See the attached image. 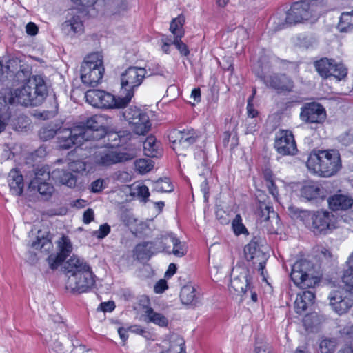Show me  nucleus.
<instances>
[{
    "label": "nucleus",
    "instance_id": "f3484780",
    "mask_svg": "<svg viewBox=\"0 0 353 353\" xmlns=\"http://www.w3.org/2000/svg\"><path fill=\"white\" fill-rule=\"evenodd\" d=\"M83 130L74 126L72 128H65L58 132V145L61 149H70L74 145L79 146L85 141L82 135Z\"/></svg>",
    "mask_w": 353,
    "mask_h": 353
},
{
    "label": "nucleus",
    "instance_id": "7c9ffc66",
    "mask_svg": "<svg viewBox=\"0 0 353 353\" xmlns=\"http://www.w3.org/2000/svg\"><path fill=\"white\" fill-rule=\"evenodd\" d=\"M165 239H169V241L173 245L172 249L170 248V252H168V254H173L177 257H182L185 255L187 250L185 243H182L173 233L168 234V236Z\"/></svg>",
    "mask_w": 353,
    "mask_h": 353
},
{
    "label": "nucleus",
    "instance_id": "1a4fd4ad",
    "mask_svg": "<svg viewBox=\"0 0 353 353\" xmlns=\"http://www.w3.org/2000/svg\"><path fill=\"white\" fill-rule=\"evenodd\" d=\"M254 72L268 88L274 90L277 93L290 92L294 88V82L285 74L265 75L263 69L254 68Z\"/></svg>",
    "mask_w": 353,
    "mask_h": 353
},
{
    "label": "nucleus",
    "instance_id": "a18cd8bd",
    "mask_svg": "<svg viewBox=\"0 0 353 353\" xmlns=\"http://www.w3.org/2000/svg\"><path fill=\"white\" fill-rule=\"evenodd\" d=\"M288 211L293 219H298L304 223L309 210H303L293 205L288 207Z\"/></svg>",
    "mask_w": 353,
    "mask_h": 353
},
{
    "label": "nucleus",
    "instance_id": "2f4dec72",
    "mask_svg": "<svg viewBox=\"0 0 353 353\" xmlns=\"http://www.w3.org/2000/svg\"><path fill=\"white\" fill-rule=\"evenodd\" d=\"M180 298L184 305H196L198 303L196 290L192 285L183 286L181 290Z\"/></svg>",
    "mask_w": 353,
    "mask_h": 353
},
{
    "label": "nucleus",
    "instance_id": "864d4df0",
    "mask_svg": "<svg viewBox=\"0 0 353 353\" xmlns=\"http://www.w3.org/2000/svg\"><path fill=\"white\" fill-rule=\"evenodd\" d=\"M183 37V36H181V34H180L177 37L174 38L173 45L175 46L181 56L187 57L190 54V50L188 46L181 41Z\"/></svg>",
    "mask_w": 353,
    "mask_h": 353
},
{
    "label": "nucleus",
    "instance_id": "b1692460",
    "mask_svg": "<svg viewBox=\"0 0 353 353\" xmlns=\"http://www.w3.org/2000/svg\"><path fill=\"white\" fill-rule=\"evenodd\" d=\"M130 137V134L127 131L108 132L105 128V135L97 141L113 149L125 143Z\"/></svg>",
    "mask_w": 353,
    "mask_h": 353
},
{
    "label": "nucleus",
    "instance_id": "c756f323",
    "mask_svg": "<svg viewBox=\"0 0 353 353\" xmlns=\"http://www.w3.org/2000/svg\"><path fill=\"white\" fill-rule=\"evenodd\" d=\"M159 353H185L184 339L178 334H173L170 339V346Z\"/></svg>",
    "mask_w": 353,
    "mask_h": 353
},
{
    "label": "nucleus",
    "instance_id": "f257e3e1",
    "mask_svg": "<svg viewBox=\"0 0 353 353\" xmlns=\"http://www.w3.org/2000/svg\"><path fill=\"white\" fill-rule=\"evenodd\" d=\"M61 270L67 277L66 289L74 294L86 293L95 285L96 275L83 259L72 256L64 262Z\"/></svg>",
    "mask_w": 353,
    "mask_h": 353
},
{
    "label": "nucleus",
    "instance_id": "a19ab883",
    "mask_svg": "<svg viewBox=\"0 0 353 353\" xmlns=\"http://www.w3.org/2000/svg\"><path fill=\"white\" fill-rule=\"evenodd\" d=\"M30 188L35 190L37 189L38 192L47 199L50 198L54 190V186L48 182V181H39L38 183L34 185H30Z\"/></svg>",
    "mask_w": 353,
    "mask_h": 353
},
{
    "label": "nucleus",
    "instance_id": "412c9836",
    "mask_svg": "<svg viewBox=\"0 0 353 353\" xmlns=\"http://www.w3.org/2000/svg\"><path fill=\"white\" fill-rule=\"evenodd\" d=\"M274 148L282 155L295 154L297 148L292 132L283 130L276 133Z\"/></svg>",
    "mask_w": 353,
    "mask_h": 353
},
{
    "label": "nucleus",
    "instance_id": "37998d69",
    "mask_svg": "<svg viewBox=\"0 0 353 353\" xmlns=\"http://www.w3.org/2000/svg\"><path fill=\"white\" fill-rule=\"evenodd\" d=\"M57 245L59 248V252L63 256L67 258L71 254L72 251V244L70 239L67 236H62L61 238L58 241Z\"/></svg>",
    "mask_w": 353,
    "mask_h": 353
},
{
    "label": "nucleus",
    "instance_id": "ddd939ff",
    "mask_svg": "<svg viewBox=\"0 0 353 353\" xmlns=\"http://www.w3.org/2000/svg\"><path fill=\"white\" fill-rule=\"evenodd\" d=\"M200 137V132L193 128H186L182 130L174 129L168 134V139L172 143L174 150L190 148L198 141Z\"/></svg>",
    "mask_w": 353,
    "mask_h": 353
},
{
    "label": "nucleus",
    "instance_id": "bf43d9fd",
    "mask_svg": "<svg viewBox=\"0 0 353 353\" xmlns=\"http://www.w3.org/2000/svg\"><path fill=\"white\" fill-rule=\"evenodd\" d=\"M256 93V90H253L252 95L248 99L247 104V113L249 117L253 119L258 115V111L254 109L253 104L252 103V98Z\"/></svg>",
    "mask_w": 353,
    "mask_h": 353
},
{
    "label": "nucleus",
    "instance_id": "a878e982",
    "mask_svg": "<svg viewBox=\"0 0 353 353\" xmlns=\"http://www.w3.org/2000/svg\"><path fill=\"white\" fill-rule=\"evenodd\" d=\"M315 299V294L310 290H305L297 294L294 302L295 312L299 314H302L311 307Z\"/></svg>",
    "mask_w": 353,
    "mask_h": 353
},
{
    "label": "nucleus",
    "instance_id": "4d7b16f0",
    "mask_svg": "<svg viewBox=\"0 0 353 353\" xmlns=\"http://www.w3.org/2000/svg\"><path fill=\"white\" fill-rule=\"evenodd\" d=\"M254 353H272L268 345L262 340H256L254 345Z\"/></svg>",
    "mask_w": 353,
    "mask_h": 353
},
{
    "label": "nucleus",
    "instance_id": "c85d7f7f",
    "mask_svg": "<svg viewBox=\"0 0 353 353\" xmlns=\"http://www.w3.org/2000/svg\"><path fill=\"white\" fill-rule=\"evenodd\" d=\"M244 254L247 261H250L259 257L262 251L260 248L259 239L254 237L244 248Z\"/></svg>",
    "mask_w": 353,
    "mask_h": 353
},
{
    "label": "nucleus",
    "instance_id": "4c0bfd02",
    "mask_svg": "<svg viewBox=\"0 0 353 353\" xmlns=\"http://www.w3.org/2000/svg\"><path fill=\"white\" fill-rule=\"evenodd\" d=\"M152 191L157 192H171L174 190V186L168 177L159 178L152 182Z\"/></svg>",
    "mask_w": 353,
    "mask_h": 353
},
{
    "label": "nucleus",
    "instance_id": "aec40b11",
    "mask_svg": "<svg viewBox=\"0 0 353 353\" xmlns=\"http://www.w3.org/2000/svg\"><path fill=\"white\" fill-rule=\"evenodd\" d=\"M325 118V110L320 103H307L301 108L300 119L306 123H321Z\"/></svg>",
    "mask_w": 353,
    "mask_h": 353
},
{
    "label": "nucleus",
    "instance_id": "69168bd1",
    "mask_svg": "<svg viewBox=\"0 0 353 353\" xmlns=\"http://www.w3.org/2000/svg\"><path fill=\"white\" fill-rule=\"evenodd\" d=\"M143 148L145 150H149L152 152L156 150L155 139L153 137H149L143 143Z\"/></svg>",
    "mask_w": 353,
    "mask_h": 353
},
{
    "label": "nucleus",
    "instance_id": "de8ad7c7",
    "mask_svg": "<svg viewBox=\"0 0 353 353\" xmlns=\"http://www.w3.org/2000/svg\"><path fill=\"white\" fill-rule=\"evenodd\" d=\"M134 165L136 170L140 174H145L150 172L153 168L151 161L145 159H139L136 160Z\"/></svg>",
    "mask_w": 353,
    "mask_h": 353
},
{
    "label": "nucleus",
    "instance_id": "5fc2aeb1",
    "mask_svg": "<svg viewBox=\"0 0 353 353\" xmlns=\"http://www.w3.org/2000/svg\"><path fill=\"white\" fill-rule=\"evenodd\" d=\"M111 228L107 223H103L99 226V228L93 231L92 236L98 239H103L106 237L110 232Z\"/></svg>",
    "mask_w": 353,
    "mask_h": 353
},
{
    "label": "nucleus",
    "instance_id": "338daca9",
    "mask_svg": "<svg viewBox=\"0 0 353 353\" xmlns=\"http://www.w3.org/2000/svg\"><path fill=\"white\" fill-rule=\"evenodd\" d=\"M168 288L167 282L164 279H160L154 287V291L157 294L163 293Z\"/></svg>",
    "mask_w": 353,
    "mask_h": 353
},
{
    "label": "nucleus",
    "instance_id": "dca6fc26",
    "mask_svg": "<svg viewBox=\"0 0 353 353\" xmlns=\"http://www.w3.org/2000/svg\"><path fill=\"white\" fill-rule=\"evenodd\" d=\"M238 270H239V274L234 276L231 279L229 290L231 293L245 296L248 290L250 289L253 285L254 272L244 267L235 270L236 272Z\"/></svg>",
    "mask_w": 353,
    "mask_h": 353
},
{
    "label": "nucleus",
    "instance_id": "13d9d810",
    "mask_svg": "<svg viewBox=\"0 0 353 353\" xmlns=\"http://www.w3.org/2000/svg\"><path fill=\"white\" fill-rule=\"evenodd\" d=\"M341 337L346 341L353 339V325H346L340 330Z\"/></svg>",
    "mask_w": 353,
    "mask_h": 353
},
{
    "label": "nucleus",
    "instance_id": "c9c22d12",
    "mask_svg": "<svg viewBox=\"0 0 353 353\" xmlns=\"http://www.w3.org/2000/svg\"><path fill=\"white\" fill-rule=\"evenodd\" d=\"M130 124L132 127L134 132L139 135H144L146 134L151 128V123L150 122L149 117L147 114V121L142 119V116L135 120H132Z\"/></svg>",
    "mask_w": 353,
    "mask_h": 353
},
{
    "label": "nucleus",
    "instance_id": "09e8293b",
    "mask_svg": "<svg viewBox=\"0 0 353 353\" xmlns=\"http://www.w3.org/2000/svg\"><path fill=\"white\" fill-rule=\"evenodd\" d=\"M58 132L52 125H47L41 128L39 136L41 140L46 141L52 139L56 134L58 135Z\"/></svg>",
    "mask_w": 353,
    "mask_h": 353
},
{
    "label": "nucleus",
    "instance_id": "79ce46f5",
    "mask_svg": "<svg viewBox=\"0 0 353 353\" xmlns=\"http://www.w3.org/2000/svg\"><path fill=\"white\" fill-rule=\"evenodd\" d=\"M185 23V17L183 15H179L177 17L173 19L170 25V30L174 36V38L177 37L180 34L184 36L183 25Z\"/></svg>",
    "mask_w": 353,
    "mask_h": 353
},
{
    "label": "nucleus",
    "instance_id": "423d86ee",
    "mask_svg": "<svg viewBox=\"0 0 353 353\" xmlns=\"http://www.w3.org/2000/svg\"><path fill=\"white\" fill-rule=\"evenodd\" d=\"M146 71L141 67L130 66L121 75V92L124 94L121 103L128 105L134 97L135 90L145 78Z\"/></svg>",
    "mask_w": 353,
    "mask_h": 353
},
{
    "label": "nucleus",
    "instance_id": "e433bc0d",
    "mask_svg": "<svg viewBox=\"0 0 353 353\" xmlns=\"http://www.w3.org/2000/svg\"><path fill=\"white\" fill-rule=\"evenodd\" d=\"M34 175L35 176L30 183V185L37 184L39 181H49L52 178V172L48 165H42L35 169Z\"/></svg>",
    "mask_w": 353,
    "mask_h": 353
},
{
    "label": "nucleus",
    "instance_id": "20e7f679",
    "mask_svg": "<svg viewBox=\"0 0 353 353\" xmlns=\"http://www.w3.org/2000/svg\"><path fill=\"white\" fill-rule=\"evenodd\" d=\"M90 147L94 149L91 159L99 167L108 168L119 163L130 161L134 158L131 153L117 152L100 143L98 144L91 143Z\"/></svg>",
    "mask_w": 353,
    "mask_h": 353
},
{
    "label": "nucleus",
    "instance_id": "3c124183",
    "mask_svg": "<svg viewBox=\"0 0 353 353\" xmlns=\"http://www.w3.org/2000/svg\"><path fill=\"white\" fill-rule=\"evenodd\" d=\"M232 229L236 235L248 234V230L242 223V219L239 214H236L232 223Z\"/></svg>",
    "mask_w": 353,
    "mask_h": 353
},
{
    "label": "nucleus",
    "instance_id": "ea45409f",
    "mask_svg": "<svg viewBox=\"0 0 353 353\" xmlns=\"http://www.w3.org/2000/svg\"><path fill=\"white\" fill-rule=\"evenodd\" d=\"M124 119L130 123L132 120H136L137 118L142 116L143 121H147V113L137 108L136 106H130L127 108L123 113Z\"/></svg>",
    "mask_w": 353,
    "mask_h": 353
},
{
    "label": "nucleus",
    "instance_id": "f704fd0d",
    "mask_svg": "<svg viewBox=\"0 0 353 353\" xmlns=\"http://www.w3.org/2000/svg\"><path fill=\"white\" fill-rule=\"evenodd\" d=\"M337 28L341 32H348L353 30V11L341 14Z\"/></svg>",
    "mask_w": 353,
    "mask_h": 353
},
{
    "label": "nucleus",
    "instance_id": "6ab92c4d",
    "mask_svg": "<svg viewBox=\"0 0 353 353\" xmlns=\"http://www.w3.org/2000/svg\"><path fill=\"white\" fill-rule=\"evenodd\" d=\"M301 197L312 204H319L325 201L327 196V190L321 184L314 181H307L300 190Z\"/></svg>",
    "mask_w": 353,
    "mask_h": 353
},
{
    "label": "nucleus",
    "instance_id": "0eeeda50",
    "mask_svg": "<svg viewBox=\"0 0 353 353\" xmlns=\"http://www.w3.org/2000/svg\"><path fill=\"white\" fill-rule=\"evenodd\" d=\"M290 278L294 283L302 289L314 288L319 283L314 275L313 263L306 259L296 261L292 266Z\"/></svg>",
    "mask_w": 353,
    "mask_h": 353
},
{
    "label": "nucleus",
    "instance_id": "774afa93",
    "mask_svg": "<svg viewBox=\"0 0 353 353\" xmlns=\"http://www.w3.org/2000/svg\"><path fill=\"white\" fill-rule=\"evenodd\" d=\"M263 176L266 183L274 181V175L269 168H265L263 170Z\"/></svg>",
    "mask_w": 353,
    "mask_h": 353
},
{
    "label": "nucleus",
    "instance_id": "7ed1b4c3",
    "mask_svg": "<svg viewBox=\"0 0 353 353\" xmlns=\"http://www.w3.org/2000/svg\"><path fill=\"white\" fill-rule=\"evenodd\" d=\"M307 167L321 176H333L341 168L339 152L336 150H314L309 155Z\"/></svg>",
    "mask_w": 353,
    "mask_h": 353
},
{
    "label": "nucleus",
    "instance_id": "c03bdc74",
    "mask_svg": "<svg viewBox=\"0 0 353 353\" xmlns=\"http://www.w3.org/2000/svg\"><path fill=\"white\" fill-rule=\"evenodd\" d=\"M348 268L344 271L342 281L346 286L350 288V290L353 291V262H350V256L347 261Z\"/></svg>",
    "mask_w": 353,
    "mask_h": 353
},
{
    "label": "nucleus",
    "instance_id": "393cba45",
    "mask_svg": "<svg viewBox=\"0 0 353 353\" xmlns=\"http://www.w3.org/2000/svg\"><path fill=\"white\" fill-rule=\"evenodd\" d=\"M8 182L10 191L12 195L20 196L23 192L24 181L21 172L17 169H12L8 174Z\"/></svg>",
    "mask_w": 353,
    "mask_h": 353
},
{
    "label": "nucleus",
    "instance_id": "8fccbe9b",
    "mask_svg": "<svg viewBox=\"0 0 353 353\" xmlns=\"http://www.w3.org/2000/svg\"><path fill=\"white\" fill-rule=\"evenodd\" d=\"M146 71L145 78L150 77L154 75H164L163 68L157 63H147L145 67L143 68Z\"/></svg>",
    "mask_w": 353,
    "mask_h": 353
},
{
    "label": "nucleus",
    "instance_id": "72a5a7b5",
    "mask_svg": "<svg viewBox=\"0 0 353 353\" xmlns=\"http://www.w3.org/2000/svg\"><path fill=\"white\" fill-rule=\"evenodd\" d=\"M134 254L138 260H149L154 253L148 241H144L135 246Z\"/></svg>",
    "mask_w": 353,
    "mask_h": 353
},
{
    "label": "nucleus",
    "instance_id": "473e14b6",
    "mask_svg": "<svg viewBox=\"0 0 353 353\" xmlns=\"http://www.w3.org/2000/svg\"><path fill=\"white\" fill-rule=\"evenodd\" d=\"M257 214L258 221L261 223L268 222L270 219H275L276 222L279 220V215L274 212L273 207L267 205L265 203L260 205Z\"/></svg>",
    "mask_w": 353,
    "mask_h": 353
},
{
    "label": "nucleus",
    "instance_id": "5701e85b",
    "mask_svg": "<svg viewBox=\"0 0 353 353\" xmlns=\"http://www.w3.org/2000/svg\"><path fill=\"white\" fill-rule=\"evenodd\" d=\"M329 208L333 212L346 211L353 205V199L347 194H334L327 198Z\"/></svg>",
    "mask_w": 353,
    "mask_h": 353
},
{
    "label": "nucleus",
    "instance_id": "052dcab7",
    "mask_svg": "<svg viewBox=\"0 0 353 353\" xmlns=\"http://www.w3.org/2000/svg\"><path fill=\"white\" fill-rule=\"evenodd\" d=\"M50 244V241L46 238H39L37 236L36 241H33L31 247L36 250H41L46 245Z\"/></svg>",
    "mask_w": 353,
    "mask_h": 353
},
{
    "label": "nucleus",
    "instance_id": "39448f33",
    "mask_svg": "<svg viewBox=\"0 0 353 353\" xmlns=\"http://www.w3.org/2000/svg\"><path fill=\"white\" fill-rule=\"evenodd\" d=\"M103 72V57L98 52L90 54L81 63L80 73L83 84L96 86L102 79Z\"/></svg>",
    "mask_w": 353,
    "mask_h": 353
},
{
    "label": "nucleus",
    "instance_id": "2eb2a0df",
    "mask_svg": "<svg viewBox=\"0 0 353 353\" xmlns=\"http://www.w3.org/2000/svg\"><path fill=\"white\" fill-rule=\"evenodd\" d=\"M330 305L339 315L345 314L353 305L352 295L343 288L333 289L329 294Z\"/></svg>",
    "mask_w": 353,
    "mask_h": 353
},
{
    "label": "nucleus",
    "instance_id": "603ef678",
    "mask_svg": "<svg viewBox=\"0 0 353 353\" xmlns=\"http://www.w3.org/2000/svg\"><path fill=\"white\" fill-rule=\"evenodd\" d=\"M65 257L63 256L59 253H57L55 254H52L49 255L47 261L50 269L56 270L65 261Z\"/></svg>",
    "mask_w": 353,
    "mask_h": 353
},
{
    "label": "nucleus",
    "instance_id": "a211bd4d",
    "mask_svg": "<svg viewBox=\"0 0 353 353\" xmlns=\"http://www.w3.org/2000/svg\"><path fill=\"white\" fill-rule=\"evenodd\" d=\"M83 7V11L91 17L112 13V0H71Z\"/></svg>",
    "mask_w": 353,
    "mask_h": 353
},
{
    "label": "nucleus",
    "instance_id": "4468645a",
    "mask_svg": "<svg viewBox=\"0 0 353 353\" xmlns=\"http://www.w3.org/2000/svg\"><path fill=\"white\" fill-rule=\"evenodd\" d=\"M314 66L319 74L323 79L330 76L341 80L347 74V70L343 63H338L332 59L321 58L314 62Z\"/></svg>",
    "mask_w": 353,
    "mask_h": 353
},
{
    "label": "nucleus",
    "instance_id": "4be33fe9",
    "mask_svg": "<svg viewBox=\"0 0 353 353\" xmlns=\"http://www.w3.org/2000/svg\"><path fill=\"white\" fill-rule=\"evenodd\" d=\"M61 29L68 36H73L83 32V24L78 9L72 8L69 10L66 20L61 25Z\"/></svg>",
    "mask_w": 353,
    "mask_h": 353
},
{
    "label": "nucleus",
    "instance_id": "0e129e2a",
    "mask_svg": "<svg viewBox=\"0 0 353 353\" xmlns=\"http://www.w3.org/2000/svg\"><path fill=\"white\" fill-rule=\"evenodd\" d=\"M103 179H99L92 182L90 185L91 192H100L103 189Z\"/></svg>",
    "mask_w": 353,
    "mask_h": 353
},
{
    "label": "nucleus",
    "instance_id": "bb28decb",
    "mask_svg": "<svg viewBox=\"0 0 353 353\" xmlns=\"http://www.w3.org/2000/svg\"><path fill=\"white\" fill-rule=\"evenodd\" d=\"M52 179L69 188H74L77 184V176L72 172L63 169H55L52 171Z\"/></svg>",
    "mask_w": 353,
    "mask_h": 353
},
{
    "label": "nucleus",
    "instance_id": "9b49d317",
    "mask_svg": "<svg viewBox=\"0 0 353 353\" xmlns=\"http://www.w3.org/2000/svg\"><path fill=\"white\" fill-rule=\"evenodd\" d=\"M83 130L82 135L85 141H95L105 135V120L101 114H94L88 117L81 125H77Z\"/></svg>",
    "mask_w": 353,
    "mask_h": 353
},
{
    "label": "nucleus",
    "instance_id": "f03ea898",
    "mask_svg": "<svg viewBox=\"0 0 353 353\" xmlns=\"http://www.w3.org/2000/svg\"><path fill=\"white\" fill-rule=\"evenodd\" d=\"M48 95V90L43 78L40 75L30 77L25 84L12 92L9 103H19L24 106H38Z\"/></svg>",
    "mask_w": 353,
    "mask_h": 353
},
{
    "label": "nucleus",
    "instance_id": "f8f14e48",
    "mask_svg": "<svg viewBox=\"0 0 353 353\" xmlns=\"http://www.w3.org/2000/svg\"><path fill=\"white\" fill-rule=\"evenodd\" d=\"M315 8L316 6L309 1L294 2L286 14V23L293 25L315 17Z\"/></svg>",
    "mask_w": 353,
    "mask_h": 353
},
{
    "label": "nucleus",
    "instance_id": "49530a36",
    "mask_svg": "<svg viewBox=\"0 0 353 353\" xmlns=\"http://www.w3.org/2000/svg\"><path fill=\"white\" fill-rule=\"evenodd\" d=\"M336 344V340L334 339H322L319 344L321 353H334Z\"/></svg>",
    "mask_w": 353,
    "mask_h": 353
},
{
    "label": "nucleus",
    "instance_id": "6e6d98bb",
    "mask_svg": "<svg viewBox=\"0 0 353 353\" xmlns=\"http://www.w3.org/2000/svg\"><path fill=\"white\" fill-rule=\"evenodd\" d=\"M137 195L140 201L145 203H147L150 195L148 188L145 185H138L137 188Z\"/></svg>",
    "mask_w": 353,
    "mask_h": 353
},
{
    "label": "nucleus",
    "instance_id": "cd10ccee",
    "mask_svg": "<svg viewBox=\"0 0 353 353\" xmlns=\"http://www.w3.org/2000/svg\"><path fill=\"white\" fill-rule=\"evenodd\" d=\"M144 321L146 323H152L161 327H166L168 325V319L163 314L155 312L152 307H147L144 311Z\"/></svg>",
    "mask_w": 353,
    "mask_h": 353
},
{
    "label": "nucleus",
    "instance_id": "6e6552de",
    "mask_svg": "<svg viewBox=\"0 0 353 353\" xmlns=\"http://www.w3.org/2000/svg\"><path fill=\"white\" fill-rule=\"evenodd\" d=\"M86 102L99 108H123V96L117 98L113 94L101 90H89L85 94Z\"/></svg>",
    "mask_w": 353,
    "mask_h": 353
},
{
    "label": "nucleus",
    "instance_id": "58836bf2",
    "mask_svg": "<svg viewBox=\"0 0 353 353\" xmlns=\"http://www.w3.org/2000/svg\"><path fill=\"white\" fill-rule=\"evenodd\" d=\"M168 236V234L162 236L161 239H156L152 241H148L149 245H150V248L152 249V252L154 254H156L159 252H170V245H167L168 241L169 239H165V238Z\"/></svg>",
    "mask_w": 353,
    "mask_h": 353
},
{
    "label": "nucleus",
    "instance_id": "e2e57ef3",
    "mask_svg": "<svg viewBox=\"0 0 353 353\" xmlns=\"http://www.w3.org/2000/svg\"><path fill=\"white\" fill-rule=\"evenodd\" d=\"M98 309L103 312H111L115 309V303L112 301L102 302Z\"/></svg>",
    "mask_w": 353,
    "mask_h": 353
},
{
    "label": "nucleus",
    "instance_id": "9d476101",
    "mask_svg": "<svg viewBox=\"0 0 353 353\" xmlns=\"http://www.w3.org/2000/svg\"><path fill=\"white\" fill-rule=\"evenodd\" d=\"M332 217L327 210L309 211L303 224L315 235L325 234L331 229Z\"/></svg>",
    "mask_w": 353,
    "mask_h": 353
},
{
    "label": "nucleus",
    "instance_id": "680f3d73",
    "mask_svg": "<svg viewBox=\"0 0 353 353\" xmlns=\"http://www.w3.org/2000/svg\"><path fill=\"white\" fill-rule=\"evenodd\" d=\"M49 345L55 353H69L68 350H64L62 343L59 341V339H56L52 343L49 344Z\"/></svg>",
    "mask_w": 353,
    "mask_h": 353
}]
</instances>
